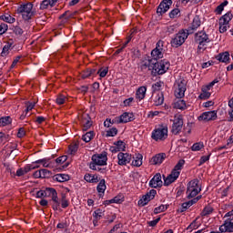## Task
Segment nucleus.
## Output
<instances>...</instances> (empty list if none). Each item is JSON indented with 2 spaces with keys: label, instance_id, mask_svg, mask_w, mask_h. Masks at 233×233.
I'll return each mask as SVG.
<instances>
[{
  "label": "nucleus",
  "instance_id": "9",
  "mask_svg": "<svg viewBox=\"0 0 233 233\" xmlns=\"http://www.w3.org/2000/svg\"><path fill=\"white\" fill-rule=\"evenodd\" d=\"M175 89V96L177 99H181V97H185V92H187V81L184 79H180L177 81Z\"/></svg>",
  "mask_w": 233,
  "mask_h": 233
},
{
  "label": "nucleus",
  "instance_id": "58",
  "mask_svg": "<svg viewBox=\"0 0 233 233\" xmlns=\"http://www.w3.org/2000/svg\"><path fill=\"white\" fill-rule=\"evenodd\" d=\"M7 30H8V25L5 23H0V35H3V34H5Z\"/></svg>",
  "mask_w": 233,
  "mask_h": 233
},
{
  "label": "nucleus",
  "instance_id": "11",
  "mask_svg": "<svg viewBox=\"0 0 233 233\" xmlns=\"http://www.w3.org/2000/svg\"><path fill=\"white\" fill-rule=\"evenodd\" d=\"M149 61L157 62V59H163V41H158L155 49L151 51Z\"/></svg>",
  "mask_w": 233,
  "mask_h": 233
},
{
  "label": "nucleus",
  "instance_id": "27",
  "mask_svg": "<svg viewBox=\"0 0 233 233\" xmlns=\"http://www.w3.org/2000/svg\"><path fill=\"white\" fill-rule=\"evenodd\" d=\"M54 180L58 183H65V181H70V176L66 174H56L54 176Z\"/></svg>",
  "mask_w": 233,
  "mask_h": 233
},
{
  "label": "nucleus",
  "instance_id": "29",
  "mask_svg": "<svg viewBox=\"0 0 233 233\" xmlns=\"http://www.w3.org/2000/svg\"><path fill=\"white\" fill-rule=\"evenodd\" d=\"M137 99H145V96H147V86H140L137 90Z\"/></svg>",
  "mask_w": 233,
  "mask_h": 233
},
{
  "label": "nucleus",
  "instance_id": "42",
  "mask_svg": "<svg viewBox=\"0 0 233 233\" xmlns=\"http://www.w3.org/2000/svg\"><path fill=\"white\" fill-rule=\"evenodd\" d=\"M200 225L201 224L198 222L197 218L190 223V225L187 228V230H197V228H199Z\"/></svg>",
  "mask_w": 233,
  "mask_h": 233
},
{
  "label": "nucleus",
  "instance_id": "47",
  "mask_svg": "<svg viewBox=\"0 0 233 233\" xmlns=\"http://www.w3.org/2000/svg\"><path fill=\"white\" fill-rule=\"evenodd\" d=\"M5 170H6V172H8L10 174L11 177H15L16 172H15V168H14V166L6 165Z\"/></svg>",
  "mask_w": 233,
  "mask_h": 233
},
{
  "label": "nucleus",
  "instance_id": "52",
  "mask_svg": "<svg viewBox=\"0 0 233 233\" xmlns=\"http://www.w3.org/2000/svg\"><path fill=\"white\" fill-rule=\"evenodd\" d=\"M227 30H228V24L221 23L219 21V32H220V34H225V32H227Z\"/></svg>",
  "mask_w": 233,
  "mask_h": 233
},
{
  "label": "nucleus",
  "instance_id": "63",
  "mask_svg": "<svg viewBox=\"0 0 233 233\" xmlns=\"http://www.w3.org/2000/svg\"><path fill=\"white\" fill-rule=\"evenodd\" d=\"M42 178L48 177L50 176V171L47 169H40Z\"/></svg>",
  "mask_w": 233,
  "mask_h": 233
},
{
  "label": "nucleus",
  "instance_id": "5",
  "mask_svg": "<svg viewBox=\"0 0 233 233\" xmlns=\"http://www.w3.org/2000/svg\"><path fill=\"white\" fill-rule=\"evenodd\" d=\"M198 192H201V187L199 186L198 179H193L188 182L187 188V196L188 199H192V198H196Z\"/></svg>",
  "mask_w": 233,
  "mask_h": 233
},
{
  "label": "nucleus",
  "instance_id": "13",
  "mask_svg": "<svg viewBox=\"0 0 233 233\" xmlns=\"http://www.w3.org/2000/svg\"><path fill=\"white\" fill-rule=\"evenodd\" d=\"M156 194H157V191H156V189L149 190L138 200V206L145 207L146 205H148V202L152 201V199L156 198Z\"/></svg>",
  "mask_w": 233,
  "mask_h": 233
},
{
  "label": "nucleus",
  "instance_id": "50",
  "mask_svg": "<svg viewBox=\"0 0 233 233\" xmlns=\"http://www.w3.org/2000/svg\"><path fill=\"white\" fill-rule=\"evenodd\" d=\"M106 137H114L115 136H117V128L113 127L106 131Z\"/></svg>",
  "mask_w": 233,
  "mask_h": 233
},
{
  "label": "nucleus",
  "instance_id": "62",
  "mask_svg": "<svg viewBox=\"0 0 233 233\" xmlns=\"http://www.w3.org/2000/svg\"><path fill=\"white\" fill-rule=\"evenodd\" d=\"M209 159L210 155L201 157L199 160V166L204 165V163H207V161H208Z\"/></svg>",
  "mask_w": 233,
  "mask_h": 233
},
{
  "label": "nucleus",
  "instance_id": "4",
  "mask_svg": "<svg viewBox=\"0 0 233 233\" xmlns=\"http://www.w3.org/2000/svg\"><path fill=\"white\" fill-rule=\"evenodd\" d=\"M106 161H108L106 152L93 155L91 157V162L89 163V168L96 169V166L106 167Z\"/></svg>",
  "mask_w": 233,
  "mask_h": 233
},
{
  "label": "nucleus",
  "instance_id": "61",
  "mask_svg": "<svg viewBox=\"0 0 233 233\" xmlns=\"http://www.w3.org/2000/svg\"><path fill=\"white\" fill-rule=\"evenodd\" d=\"M153 92H157V90H161V82H157L152 85Z\"/></svg>",
  "mask_w": 233,
  "mask_h": 233
},
{
  "label": "nucleus",
  "instance_id": "59",
  "mask_svg": "<svg viewBox=\"0 0 233 233\" xmlns=\"http://www.w3.org/2000/svg\"><path fill=\"white\" fill-rule=\"evenodd\" d=\"M68 159V157L66 156H62V157H59L56 159V163L58 165H63V163H65L66 160Z\"/></svg>",
  "mask_w": 233,
  "mask_h": 233
},
{
  "label": "nucleus",
  "instance_id": "16",
  "mask_svg": "<svg viewBox=\"0 0 233 233\" xmlns=\"http://www.w3.org/2000/svg\"><path fill=\"white\" fill-rule=\"evenodd\" d=\"M170 6H172V0H163L157 9V14L163 15L170 10Z\"/></svg>",
  "mask_w": 233,
  "mask_h": 233
},
{
  "label": "nucleus",
  "instance_id": "15",
  "mask_svg": "<svg viewBox=\"0 0 233 233\" xmlns=\"http://www.w3.org/2000/svg\"><path fill=\"white\" fill-rule=\"evenodd\" d=\"M136 117L133 113L125 112L121 116L115 118L116 123H130V121H134Z\"/></svg>",
  "mask_w": 233,
  "mask_h": 233
},
{
  "label": "nucleus",
  "instance_id": "64",
  "mask_svg": "<svg viewBox=\"0 0 233 233\" xmlns=\"http://www.w3.org/2000/svg\"><path fill=\"white\" fill-rule=\"evenodd\" d=\"M25 136H26V132L25 131V128L21 127L19 128L18 130V133H17V137H25Z\"/></svg>",
  "mask_w": 233,
  "mask_h": 233
},
{
  "label": "nucleus",
  "instance_id": "25",
  "mask_svg": "<svg viewBox=\"0 0 233 233\" xmlns=\"http://www.w3.org/2000/svg\"><path fill=\"white\" fill-rule=\"evenodd\" d=\"M106 190V181L103 178L99 181L96 186V191L98 192L99 196H105V191Z\"/></svg>",
  "mask_w": 233,
  "mask_h": 233
},
{
  "label": "nucleus",
  "instance_id": "60",
  "mask_svg": "<svg viewBox=\"0 0 233 233\" xmlns=\"http://www.w3.org/2000/svg\"><path fill=\"white\" fill-rule=\"evenodd\" d=\"M115 146L119 148L121 151L125 150V142L118 140L115 142Z\"/></svg>",
  "mask_w": 233,
  "mask_h": 233
},
{
  "label": "nucleus",
  "instance_id": "56",
  "mask_svg": "<svg viewBox=\"0 0 233 233\" xmlns=\"http://www.w3.org/2000/svg\"><path fill=\"white\" fill-rule=\"evenodd\" d=\"M112 203H121V198L119 197H115L114 198L106 201V205H112Z\"/></svg>",
  "mask_w": 233,
  "mask_h": 233
},
{
  "label": "nucleus",
  "instance_id": "28",
  "mask_svg": "<svg viewBox=\"0 0 233 233\" xmlns=\"http://www.w3.org/2000/svg\"><path fill=\"white\" fill-rule=\"evenodd\" d=\"M0 20L4 21L5 23H8L9 25H12L15 21V18L10 14H4L0 15Z\"/></svg>",
  "mask_w": 233,
  "mask_h": 233
},
{
  "label": "nucleus",
  "instance_id": "53",
  "mask_svg": "<svg viewBox=\"0 0 233 233\" xmlns=\"http://www.w3.org/2000/svg\"><path fill=\"white\" fill-rule=\"evenodd\" d=\"M93 218H95L96 221L101 219V218H103V210L96 209V211H94Z\"/></svg>",
  "mask_w": 233,
  "mask_h": 233
},
{
  "label": "nucleus",
  "instance_id": "45",
  "mask_svg": "<svg viewBox=\"0 0 233 233\" xmlns=\"http://www.w3.org/2000/svg\"><path fill=\"white\" fill-rule=\"evenodd\" d=\"M190 207H192V203L187 202H184L181 207L177 209V212H185L187 211L188 208H190Z\"/></svg>",
  "mask_w": 233,
  "mask_h": 233
},
{
  "label": "nucleus",
  "instance_id": "12",
  "mask_svg": "<svg viewBox=\"0 0 233 233\" xmlns=\"http://www.w3.org/2000/svg\"><path fill=\"white\" fill-rule=\"evenodd\" d=\"M215 119H218L217 111L204 112L198 117V120L200 121V123H208V121H215Z\"/></svg>",
  "mask_w": 233,
  "mask_h": 233
},
{
  "label": "nucleus",
  "instance_id": "24",
  "mask_svg": "<svg viewBox=\"0 0 233 233\" xmlns=\"http://www.w3.org/2000/svg\"><path fill=\"white\" fill-rule=\"evenodd\" d=\"M85 181H86V183H99V176L97 175H92L90 173H86L84 177Z\"/></svg>",
  "mask_w": 233,
  "mask_h": 233
},
{
  "label": "nucleus",
  "instance_id": "10",
  "mask_svg": "<svg viewBox=\"0 0 233 233\" xmlns=\"http://www.w3.org/2000/svg\"><path fill=\"white\" fill-rule=\"evenodd\" d=\"M181 130H183V116L175 115L171 132L172 134H175V136H177Z\"/></svg>",
  "mask_w": 233,
  "mask_h": 233
},
{
  "label": "nucleus",
  "instance_id": "54",
  "mask_svg": "<svg viewBox=\"0 0 233 233\" xmlns=\"http://www.w3.org/2000/svg\"><path fill=\"white\" fill-rule=\"evenodd\" d=\"M97 74L100 77H106V74H108V67H102L97 71Z\"/></svg>",
  "mask_w": 233,
  "mask_h": 233
},
{
  "label": "nucleus",
  "instance_id": "33",
  "mask_svg": "<svg viewBox=\"0 0 233 233\" xmlns=\"http://www.w3.org/2000/svg\"><path fill=\"white\" fill-rule=\"evenodd\" d=\"M94 136H96L94 131H89L83 135L82 139L85 141V143H90V141L94 139Z\"/></svg>",
  "mask_w": 233,
  "mask_h": 233
},
{
  "label": "nucleus",
  "instance_id": "7",
  "mask_svg": "<svg viewBox=\"0 0 233 233\" xmlns=\"http://www.w3.org/2000/svg\"><path fill=\"white\" fill-rule=\"evenodd\" d=\"M196 42L198 44V50H205V45L210 43V38L207 33L200 31L196 34Z\"/></svg>",
  "mask_w": 233,
  "mask_h": 233
},
{
  "label": "nucleus",
  "instance_id": "35",
  "mask_svg": "<svg viewBox=\"0 0 233 233\" xmlns=\"http://www.w3.org/2000/svg\"><path fill=\"white\" fill-rule=\"evenodd\" d=\"M232 13H227L226 15H224L220 19L219 21L221 23H226L228 25V23H230V21H232Z\"/></svg>",
  "mask_w": 233,
  "mask_h": 233
},
{
  "label": "nucleus",
  "instance_id": "32",
  "mask_svg": "<svg viewBox=\"0 0 233 233\" xmlns=\"http://www.w3.org/2000/svg\"><path fill=\"white\" fill-rule=\"evenodd\" d=\"M174 106L178 110H187V102H185V100L179 99L175 102Z\"/></svg>",
  "mask_w": 233,
  "mask_h": 233
},
{
  "label": "nucleus",
  "instance_id": "21",
  "mask_svg": "<svg viewBox=\"0 0 233 233\" xmlns=\"http://www.w3.org/2000/svg\"><path fill=\"white\" fill-rule=\"evenodd\" d=\"M166 158H167V154L159 153L151 158L150 163L151 165H161V163H163V161H165Z\"/></svg>",
  "mask_w": 233,
  "mask_h": 233
},
{
  "label": "nucleus",
  "instance_id": "49",
  "mask_svg": "<svg viewBox=\"0 0 233 233\" xmlns=\"http://www.w3.org/2000/svg\"><path fill=\"white\" fill-rule=\"evenodd\" d=\"M66 101H68V98H66L64 95H59L56 100V104L58 105H65Z\"/></svg>",
  "mask_w": 233,
  "mask_h": 233
},
{
  "label": "nucleus",
  "instance_id": "6",
  "mask_svg": "<svg viewBox=\"0 0 233 233\" xmlns=\"http://www.w3.org/2000/svg\"><path fill=\"white\" fill-rule=\"evenodd\" d=\"M151 137L154 141H165L168 137L167 127H158L152 131Z\"/></svg>",
  "mask_w": 233,
  "mask_h": 233
},
{
  "label": "nucleus",
  "instance_id": "39",
  "mask_svg": "<svg viewBox=\"0 0 233 233\" xmlns=\"http://www.w3.org/2000/svg\"><path fill=\"white\" fill-rule=\"evenodd\" d=\"M25 114H28L30 111L34 110V108L35 107V102H30L27 101L25 103Z\"/></svg>",
  "mask_w": 233,
  "mask_h": 233
},
{
  "label": "nucleus",
  "instance_id": "41",
  "mask_svg": "<svg viewBox=\"0 0 233 233\" xmlns=\"http://www.w3.org/2000/svg\"><path fill=\"white\" fill-rule=\"evenodd\" d=\"M212 212H214V208L210 206H207L206 208H204V209L201 212V216L205 217V216H210V214H212Z\"/></svg>",
  "mask_w": 233,
  "mask_h": 233
},
{
  "label": "nucleus",
  "instance_id": "48",
  "mask_svg": "<svg viewBox=\"0 0 233 233\" xmlns=\"http://www.w3.org/2000/svg\"><path fill=\"white\" fill-rule=\"evenodd\" d=\"M77 148H78L77 144L70 145L68 147L67 154H69L70 156H74V154L77 152Z\"/></svg>",
  "mask_w": 233,
  "mask_h": 233
},
{
  "label": "nucleus",
  "instance_id": "51",
  "mask_svg": "<svg viewBox=\"0 0 233 233\" xmlns=\"http://www.w3.org/2000/svg\"><path fill=\"white\" fill-rule=\"evenodd\" d=\"M167 208H168L167 206L160 205V206L155 208L154 214H161V212H165V210H167Z\"/></svg>",
  "mask_w": 233,
  "mask_h": 233
},
{
  "label": "nucleus",
  "instance_id": "57",
  "mask_svg": "<svg viewBox=\"0 0 233 233\" xmlns=\"http://www.w3.org/2000/svg\"><path fill=\"white\" fill-rule=\"evenodd\" d=\"M10 50V45L6 44L1 52L2 57H5V56H8V52Z\"/></svg>",
  "mask_w": 233,
  "mask_h": 233
},
{
  "label": "nucleus",
  "instance_id": "8",
  "mask_svg": "<svg viewBox=\"0 0 233 233\" xmlns=\"http://www.w3.org/2000/svg\"><path fill=\"white\" fill-rule=\"evenodd\" d=\"M219 81L218 79H214L212 82H210L209 84L203 86L201 87V93L198 96L199 99H208V97H210V96H212V94L210 93V90H212V88L214 87V85H216V83H218Z\"/></svg>",
  "mask_w": 233,
  "mask_h": 233
},
{
  "label": "nucleus",
  "instance_id": "22",
  "mask_svg": "<svg viewBox=\"0 0 233 233\" xmlns=\"http://www.w3.org/2000/svg\"><path fill=\"white\" fill-rule=\"evenodd\" d=\"M216 59L220 63H225L226 65H228V63H230V53H228V51L220 53L216 56Z\"/></svg>",
  "mask_w": 233,
  "mask_h": 233
},
{
  "label": "nucleus",
  "instance_id": "17",
  "mask_svg": "<svg viewBox=\"0 0 233 233\" xmlns=\"http://www.w3.org/2000/svg\"><path fill=\"white\" fill-rule=\"evenodd\" d=\"M151 188H157L163 187V180H161V174L157 173L153 178L149 181Z\"/></svg>",
  "mask_w": 233,
  "mask_h": 233
},
{
  "label": "nucleus",
  "instance_id": "30",
  "mask_svg": "<svg viewBox=\"0 0 233 233\" xmlns=\"http://www.w3.org/2000/svg\"><path fill=\"white\" fill-rule=\"evenodd\" d=\"M133 167H141L143 165V155L137 154L132 161Z\"/></svg>",
  "mask_w": 233,
  "mask_h": 233
},
{
  "label": "nucleus",
  "instance_id": "19",
  "mask_svg": "<svg viewBox=\"0 0 233 233\" xmlns=\"http://www.w3.org/2000/svg\"><path fill=\"white\" fill-rule=\"evenodd\" d=\"M179 177V172H174L171 171V174H169L167 177H164V185L166 187H168V185H172L174 181H176Z\"/></svg>",
  "mask_w": 233,
  "mask_h": 233
},
{
  "label": "nucleus",
  "instance_id": "40",
  "mask_svg": "<svg viewBox=\"0 0 233 233\" xmlns=\"http://www.w3.org/2000/svg\"><path fill=\"white\" fill-rule=\"evenodd\" d=\"M12 123V118L10 116H3L0 118V127H6Z\"/></svg>",
  "mask_w": 233,
  "mask_h": 233
},
{
  "label": "nucleus",
  "instance_id": "2",
  "mask_svg": "<svg viewBox=\"0 0 233 233\" xmlns=\"http://www.w3.org/2000/svg\"><path fill=\"white\" fill-rule=\"evenodd\" d=\"M16 14L21 15L24 21H30V19L35 15V12L34 11V5H32V3H25L18 5Z\"/></svg>",
  "mask_w": 233,
  "mask_h": 233
},
{
  "label": "nucleus",
  "instance_id": "20",
  "mask_svg": "<svg viewBox=\"0 0 233 233\" xmlns=\"http://www.w3.org/2000/svg\"><path fill=\"white\" fill-rule=\"evenodd\" d=\"M219 231L221 233L233 232V221L230 219L225 220L224 223L219 227Z\"/></svg>",
  "mask_w": 233,
  "mask_h": 233
},
{
  "label": "nucleus",
  "instance_id": "23",
  "mask_svg": "<svg viewBox=\"0 0 233 233\" xmlns=\"http://www.w3.org/2000/svg\"><path fill=\"white\" fill-rule=\"evenodd\" d=\"M82 126H83V130L86 131L90 127H92V118L88 116V114H84L82 116Z\"/></svg>",
  "mask_w": 233,
  "mask_h": 233
},
{
  "label": "nucleus",
  "instance_id": "37",
  "mask_svg": "<svg viewBox=\"0 0 233 233\" xmlns=\"http://www.w3.org/2000/svg\"><path fill=\"white\" fill-rule=\"evenodd\" d=\"M202 148H205V145L203 144V142H197L191 147V150L193 152H199V150H201Z\"/></svg>",
  "mask_w": 233,
  "mask_h": 233
},
{
  "label": "nucleus",
  "instance_id": "38",
  "mask_svg": "<svg viewBox=\"0 0 233 233\" xmlns=\"http://www.w3.org/2000/svg\"><path fill=\"white\" fill-rule=\"evenodd\" d=\"M51 198H52V201H54V204H53L54 210H57V208H59V198H57V191L54 193Z\"/></svg>",
  "mask_w": 233,
  "mask_h": 233
},
{
  "label": "nucleus",
  "instance_id": "55",
  "mask_svg": "<svg viewBox=\"0 0 233 233\" xmlns=\"http://www.w3.org/2000/svg\"><path fill=\"white\" fill-rule=\"evenodd\" d=\"M49 161H50L49 159L44 158V159L36 160V163H42L45 168H48V167H50Z\"/></svg>",
  "mask_w": 233,
  "mask_h": 233
},
{
  "label": "nucleus",
  "instance_id": "44",
  "mask_svg": "<svg viewBox=\"0 0 233 233\" xmlns=\"http://www.w3.org/2000/svg\"><path fill=\"white\" fill-rule=\"evenodd\" d=\"M48 6H54V4H52V0H44L40 5V9L46 10Z\"/></svg>",
  "mask_w": 233,
  "mask_h": 233
},
{
  "label": "nucleus",
  "instance_id": "31",
  "mask_svg": "<svg viewBox=\"0 0 233 233\" xmlns=\"http://www.w3.org/2000/svg\"><path fill=\"white\" fill-rule=\"evenodd\" d=\"M201 26V19H199L198 15H196L193 18V22L191 24V26L189 27L191 30H198Z\"/></svg>",
  "mask_w": 233,
  "mask_h": 233
},
{
  "label": "nucleus",
  "instance_id": "34",
  "mask_svg": "<svg viewBox=\"0 0 233 233\" xmlns=\"http://www.w3.org/2000/svg\"><path fill=\"white\" fill-rule=\"evenodd\" d=\"M164 102H165V96H164L163 93H158L155 98V105H157V106H159Z\"/></svg>",
  "mask_w": 233,
  "mask_h": 233
},
{
  "label": "nucleus",
  "instance_id": "3",
  "mask_svg": "<svg viewBox=\"0 0 233 233\" xmlns=\"http://www.w3.org/2000/svg\"><path fill=\"white\" fill-rule=\"evenodd\" d=\"M192 32H189L187 29H182L178 33L175 35V36L171 40V46L174 48H179L188 39V35H190Z\"/></svg>",
  "mask_w": 233,
  "mask_h": 233
},
{
  "label": "nucleus",
  "instance_id": "18",
  "mask_svg": "<svg viewBox=\"0 0 233 233\" xmlns=\"http://www.w3.org/2000/svg\"><path fill=\"white\" fill-rule=\"evenodd\" d=\"M56 190L52 187H47L46 190H39L36 192V198H52L54 194H56Z\"/></svg>",
  "mask_w": 233,
  "mask_h": 233
},
{
  "label": "nucleus",
  "instance_id": "26",
  "mask_svg": "<svg viewBox=\"0 0 233 233\" xmlns=\"http://www.w3.org/2000/svg\"><path fill=\"white\" fill-rule=\"evenodd\" d=\"M32 168L33 167L31 166L27 167V165L24 167H20L16 170L15 177H23V176L28 174V172H31Z\"/></svg>",
  "mask_w": 233,
  "mask_h": 233
},
{
  "label": "nucleus",
  "instance_id": "46",
  "mask_svg": "<svg viewBox=\"0 0 233 233\" xmlns=\"http://www.w3.org/2000/svg\"><path fill=\"white\" fill-rule=\"evenodd\" d=\"M179 15H181V11L177 8L173 9L169 13L170 19H176V17H179Z\"/></svg>",
  "mask_w": 233,
  "mask_h": 233
},
{
  "label": "nucleus",
  "instance_id": "14",
  "mask_svg": "<svg viewBox=\"0 0 233 233\" xmlns=\"http://www.w3.org/2000/svg\"><path fill=\"white\" fill-rule=\"evenodd\" d=\"M117 159H118V162H117L118 165L120 167H125L128 165L130 161H132V155L128 153L119 152L117 155Z\"/></svg>",
  "mask_w": 233,
  "mask_h": 233
},
{
  "label": "nucleus",
  "instance_id": "36",
  "mask_svg": "<svg viewBox=\"0 0 233 233\" xmlns=\"http://www.w3.org/2000/svg\"><path fill=\"white\" fill-rule=\"evenodd\" d=\"M183 167H185V160L180 159L175 166L173 172H179V174H181Z\"/></svg>",
  "mask_w": 233,
  "mask_h": 233
},
{
  "label": "nucleus",
  "instance_id": "1",
  "mask_svg": "<svg viewBox=\"0 0 233 233\" xmlns=\"http://www.w3.org/2000/svg\"><path fill=\"white\" fill-rule=\"evenodd\" d=\"M142 68H147V70H154L158 76H163L170 68V62L167 60H161L159 62H154V60L146 61Z\"/></svg>",
  "mask_w": 233,
  "mask_h": 233
},
{
  "label": "nucleus",
  "instance_id": "43",
  "mask_svg": "<svg viewBox=\"0 0 233 233\" xmlns=\"http://www.w3.org/2000/svg\"><path fill=\"white\" fill-rule=\"evenodd\" d=\"M92 74H96V69H87L81 74L82 79H86L91 76Z\"/></svg>",
  "mask_w": 233,
  "mask_h": 233
}]
</instances>
